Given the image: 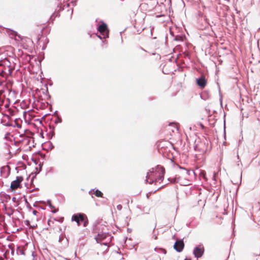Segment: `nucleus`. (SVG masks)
<instances>
[{
    "label": "nucleus",
    "instance_id": "7c9ffc66",
    "mask_svg": "<svg viewBox=\"0 0 260 260\" xmlns=\"http://www.w3.org/2000/svg\"><path fill=\"white\" fill-rule=\"evenodd\" d=\"M5 126H7V127H10V126H12V127H15V125H13L11 122H7L6 123H5L4 124Z\"/></svg>",
    "mask_w": 260,
    "mask_h": 260
},
{
    "label": "nucleus",
    "instance_id": "ea45409f",
    "mask_svg": "<svg viewBox=\"0 0 260 260\" xmlns=\"http://www.w3.org/2000/svg\"><path fill=\"white\" fill-rule=\"evenodd\" d=\"M127 231L128 233H131V232H132V230L131 229H129V228H127Z\"/></svg>",
    "mask_w": 260,
    "mask_h": 260
},
{
    "label": "nucleus",
    "instance_id": "680f3d73",
    "mask_svg": "<svg viewBox=\"0 0 260 260\" xmlns=\"http://www.w3.org/2000/svg\"><path fill=\"white\" fill-rule=\"evenodd\" d=\"M30 186H34L35 185H34V183L32 184H31V183L30 182Z\"/></svg>",
    "mask_w": 260,
    "mask_h": 260
},
{
    "label": "nucleus",
    "instance_id": "3c124183",
    "mask_svg": "<svg viewBox=\"0 0 260 260\" xmlns=\"http://www.w3.org/2000/svg\"><path fill=\"white\" fill-rule=\"evenodd\" d=\"M32 160L34 161V162L36 165H37V164H38V161H37V160H34V159H32Z\"/></svg>",
    "mask_w": 260,
    "mask_h": 260
},
{
    "label": "nucleus",
    "instance_id": "20e7f679",
    "mask_svg": "<svg viewBox=\"0 0 260 260\" xmlns=\"http://www.w3.org/2000/svg\"><path fill=\"white\" fill-rule=\"evenodd\" d=\"M23 180L22 176H17L16 180L11 183L10 190L13 191L16 188L21 187V182Z\"/></svg>",
    "mask_w": 260,
    "mask_h": 260
},
{
    "label": "nucleus",
    "instance_id": "f8f14e48",
    "mask_svg": "<svg viewBox=\"0 0 260 260\" xmlns=\"http://www.w3.org/2000/svg\"><path fill=\"white\" fill-rule=\"evenodd\" d=\"M47 204L49 206V207L52 209V210L51 211V212L53 213H55L57 212L58 210H56L55 208V207L52 205L51 204V201L50 200H48L47 201Z\"/></svg>",
    "mask_w": 260,
    "mask_h": 260
},
{
    "label": "nucleus",
    "instance_id": "052dcab7",
    "mask_svg": "<svg viewBox=\"0 0 260 260\" xmlns=\"http://www.w3.org/2000/svg\"><path fill=\"white\" fill-rule=\"evenodd\" d=\"M154 239H157V236L156 235H154Z\"/></svg>",
    "mask_w": 260,
    "mask_h": 260
},
{
    "label": "nucleus",
    "instance_id": "6e6552de",
    "mask_svg": "<svg viewBox=\"0 0 260 260\" xmlns=\"http://www.w3.org/2000/svg\"><path fill=\"white\" fill-rule=\"evenodd\" d=\"M109 236L110 235L108 232H104L102 233H99L97 236H95V239L98 243H101L102 241Z\"/></svg>",
    "mask_w": 260,
    "mask_h": 260
},
{
    "label": "nucleus",
    "instance_id": "c756f323",
    "mask_svg": "<svg viewBox=\"0 0 260 260\" xmlns=\"http://www.w3.org/2000/svg\"><path fill=\"white\" fill-rule=\"evenodd\" d=\"M200 175H201V176H202V177H203V178L205 180H207V178H206V173H205V171H203V172H202L201 173V174H200Z\"/></svg>",
    "mask_w": 260,
    "mask_h": 260
},
{
    "label": "nucleus",
    "instance_id": "39448f33",
    "mask_svg": "<svg viewBox=\"0 0 260 260\" xmlns=\"http://www.w3.org/2000/svg\"><path fill=\"white\" fill-rule=\"evenodd\" d=\"M174 249L178 252H181L184 249V243L183 239H176L173 246Z\"/></svg>",
    "mask_w": 260,
    "mask_h": 260
},
{
    "label": "nucleus",
    "instance_id": "a211bd4d",
    "mask_svg": "<svg viewBox=\"0 0 260 260\" xmlns=\"http://www.w3.org/2000/svg\"><path fill=\"white\" fill-rule=\"evenodd\" d=\"M184 38L180 35H177L176 36H174V40L178 42H182L183 41Z\"/></svg>",
    "mask_w": 260,
    "mask_h": 260
},
{
    "label": "nucleus",
    "instance_id": "72a5a7b5",
    "mask_svg": "<svg viewBox=\"0 0 260 260\" xmlns=\"http://www.w3.org/2000/svg\"><path fill=\"white\" fill-rule=\"evenodd\" d=\"M24 223L26 225L29 226L30 225V221L28 220H26L24 221Z\"/></svg>",
    "mask_w": 260,
    "mask_h": 260
},
{
    "label": "nucleus",
    "instance_id": "9b49d317",
    "mask_svg": "<svg viewBox=\"0 0 260 260\" xmlns=\"http://www.w3.org/2000/svg\"><path fill=\"white\" fill-rule=\"evenodd\" d=\"M176 167L179 168L180 169H181L182 170H183L185 172V173L187 175V176H190L191 175V173L192 174H194V172L193 170H188L187 169H185L184 168H183L181 166H180V165L177 164L176 165Z\"/></svg>",
    "mask_w": 260,
    "mask_h": 260
},
{
    "label": "nucleus",
    "instance_id": "1a4fd4ad",
    "mask_svg": "<svg viewBox=\"0 0 260 260\" xmlns=\"http://www.w3.org/2000/svg\"><path fill=\"white\" fill-rule=\"evenodd\" d=\"M43 167V162H40L39 164V170L38 171V167H36V171L34 173H32L31 175H33V176L31 177V184L33 183L34 179H36L37 175L41 171L42 168Z\"/></svg>",
    "mask_w": 260,
    "mask_h": 260
},
{
    "label": "nucleus",
    "instance_id": "f257e3e1",
    "mask_svg": "<svg viewBox=\"0 0 260 260\" xmlns=\"http://www.w3.org/2000/svg\"><path fill=\"white\" fill-rule=\"evenodd\" d=\"M13 71L11 63L8 58H5L0 60V86L3 85Z\"/></svg>",
    "mask_w": 260,
    "mask_h": 260
},
{
    "label": "nucleus",
    "instance_id": "412c9836",
    "mask_svg": "<svg viewBox=\"0 0 260 260\" xmlns=\"http://www.w3.org/2000/svg\"><path fill=\"white\" fill-rule=\"evenodd\" d=\"M168 181L172 183H176L178 182V179L176 177L173 178H169L168 179Z\"/></svg>",
    "mask_w": 260,
    "mask_h": 260
},
{
    "label": "nucleus",
    "instance_id": "a19ab883",
    "mask_svg": "<svg viewBox=\"0 0 260 260\" xmlns=\"http://www.w3.org/2000/svg\"><path fill=\"white\" fill-rule=\"evenodd\" d=\"M37 202H36L34 204V206L35 207H37V208H38L39 207V206H38L37 205Z\"/></svg>",
    "mask_w": 260,
    "mask_h": 260
},
{
    "label": "nucleus",
    "instance_id": "a18cd8bd",
    "mask_svg": "<svg viewBox=\"0 0 260 260\" xmlns=\"http://www.w3.org/2000/svg\"><path fill=\"white\" fill-rule=\"evenodd\" d=\"M78 225H80L81 224V221L79 220L76 222Z\"/></svg>",
    "mask_w": 260,
    "mask_h": 260
},
{
    "label": "nucleus",
    "instance_id": "ddd939ff",
    "mask_svg": "<svg viewBox=\"0 0 260 260\" xmlns=\"http://www.w3.org/2000/svg\"><path fill=\"white\" fill-rule=\"evenodd\" d=\"M202 143H200V144H196L194 146V149L195 151H199V152H204L205 150L201 148L200 147V145H202Z\"/></svg>",
    "mask_w": 260,
    "mask_h": 260
},
{
    "label": "nucleus",
    "instance_id": "79ce46f5",
    "mask_svg": "<svg viewBox=\"0 0 260 260\" xmlns=\"http://www.w3.org/2000/svg\"><path fill=\"white\" fill-rule=\"evenodd\" d=\"M154 182V180H150V181L149 182V183L150 184H152Z\"/></svg>",
    "mask_w": 260,
    "mask_h": 260
},
{
    "label": "nucleus",
    "instance_id": "5701e85b",
    "mask_svg": "<svg viewBox=\"0 0 260 260\" xmlns=\"http://www.w3.org/2000/svg\"><path fill=\"white\" fill-rule=\"evenodd\" d=\"M155 171L156 172V170H155L154 168H152L151 170H149V172L147 173V175L146 176V179L145 180L146 183L148 182V179L149 178V173H151H151H153Z\"/></svg>",
    "mask_w": 260,
    "mask_h": 260
},
{
    "label": "nucleus",
    "instance_id": "f03ea898",
    "mask_svg": "<svg viewBox=\"0 0 260 260\" xmlns=\"http://www.w3.org/2000/svg\"><path fill=\"white\" fill-rule=\"evenodd\" d=\"M101 24L98 25V31L99 35L97 34V37L101 40L106 39L109 37V29L106 23L103 21H101Z\"/></svg>",
    "mask_w": 260,
    "mask_h": 260
},
{
    "label": "nucleus",
    "instance_id": "0e129e2a",
    "mask_svg": "<svg viewBox=\"0 0 260 260\" xmlns=\"http://www.w3.org/2000/svg\"><path fill=\"white\" fill-rule=\"evenodd\" d=\"M170 34L172 36H174L173 32L172 31L170 32Z\"/></svg>",
    "mask_w": 260,
    "mask_h": 260
},
{
    "label": "nucleus",
    "instance_id": "6ab92c4d",
    "mask_svg": "<svg viewBox=\"0 0 260 260\" xmlns=\"http://www.w3.org/2000/svg\"><path fill=\"white\" fill-rule=\"evenodd\" d=\"M62 122V118L60 116L57 115V117H56V119L54 121V123L55 124H57L58 123H60Z\"/></svg>",
    "mask_w": 260,
    "mask_h": 260
},
{
    "label": "nucleus",
    "instance_id": "c03bdc74",
    "mask_svg": "<svg viewBox=\"0 0 260 260\" xmlns=\"http://www.w3.org/2000/svg\"><path fill=\"white\" fill-rule=\"evenodd\" d=\"M63 236H60L59 238V241L60 242L63 239Z\"/></svg>",
    "mask_w": 260,
    "mask_h": 260
},
{
    "label": "nucleus",
    "instance_id": "423d86ee",
    "mask_svg": "<svg viewBox=\"0 0 260 260\" xmlns=\"http://www.w3.org/2000/svg\"><path fill=\"white\" fill-rule=\"evenodd\" d=\"M156 171L158 173V177L156 179L155 181H162L164 179V175L165 173V168L160 166L157 165L156 168Z\"/></svg>",
    "mask_w": 260,
    "mask_h": 260
},
{
    "label": "nucleus",
    "instance_id": "4468645a",
    "mask_svg": "<svg viewBox=\"0 0 260 260\" xmlns=\"http://www.w3.org/2000/svg\"><path fill=\"white\" fill-rule=\"evenodd\" d=\"M154 250L156 252H158V253L162 252L164 254H166L167 253L166 250L165 249H164L163 248H161V247H156L155 248H154Z\"/></svg>",
    "mask_w": 260,
    "mask_h": 260
},
{
    "label": "nucleus",
    "instance_id": "e2e57ef3",
    "mask_svg": "<svg viewBox=\"0 0 260 260\" xmlns=\"http://www.w3.org/2000/svg\"><path fill=\"white\" fill-rule=\"evenodd\" d=\"M25 186L28 188V186H27V185H28V183H25Z\"/></svg>",
    "mask_w": 260,
    "mask_h": 260
},
{
    "label": "nucleus",
    "instance_id": "864d4df0",
    "mask_svg": "<svg viewBox=\"0 0 260 260\" xmlns=\"http://www.w3.org/2000/svg\"><path fill=\"white\" fill-rule=\"evenodd\" d=\"M155 260H160V257L159 256H157L156 259Z\"/></svg>",
    "mask_w": 260,
    "mask_h": 260
},
{
    "label": "nucleus",
    "instance_id": "de8ad7c7",
    "mask_svg": "<svg viewBox=\"0 0 260 260\" xmlns=\"http://www.w3.org/2000/svg\"><path fill=\"white\" fill-rule=\"evenodd\" d=\"M94 189H91L89 191V193H92V192L93 191V192H94Z\"/></svg>",
    "mask_w": 260,
    "mask_h": 260
},
{
    "label": "nucleus",
    "instance_id": "c85d7f7f",
    "mask_svg": "<svg viewBox=\"0 0 260 260\" xmlns=\"http://www.w3.org/2000/svg\"><path fill=\"white\" fill-rule=\"evenodd\" d=\"M83 222V226L84 227H86L88 224V220L87 217H85V220H84Z\"/></svg>",
    "mask_w": 260,
    "mask_h": 260
},
{
    "label": "nucleus",
    "instance_id": "9d476101",
    "mask_svg": "<svg viewBox=\"0 0 260 260\" xmlns=\"http://www.w3.org/2000/svg\"><path fill=\"white\" fill-rule=\"evenodd\" d=\"M7 170V174L5 176V178H7L8 177V176L10 175L11 168L9 166H3L0 169V173L2 175L3 174L5 173Z\"/></svg>",
    "mask_w": 260,
    "mask_h": 260
},
{
    "label": "nucleus",
    "instance_id": "8fccbe9b",
    "mask_svg": "<svg viewBox=\"0 0 260 260\" xmlns=\"http://www.w3.org/2000/svg\"><path fill=\"white\" fill-rule=\"evenodd\" d=\"M4 92V90H0V95Z\"/></svg>",
    "mask_w": 260,
    "mask_h": 260
},
{
    "label": "nucleus",
    "instance_id": "49530a36",
    "mask_svg": "<svg viewBox=\"0 0 260 260\" xmlns=\"http://www.w3.org/2000/svg\"><path fill=\"white\" fill-rule=\"evenodd\" d=\"M164 187V186H161V187H159L158 188H157L156 190H155L154 192H155L156 191L158 190L159 189H160V188H162V187Z\"/></svg>",
    "mask_w": 260,
    "mask_h": 260
},
{
    "label": "nucleus",
    "instance_id": "09e8293b",
    "mask_svg": "<svg viewBox=\"0 0 260 260\" xmlns=\"http://www.w3.org/2000/svg\"><path fill=\"white\" fill-rule=\"evenodd\" d=\"M94 189H91L89 191V193H92V192L93 191V192H94Z\"/></svg>",
    "mask_w": 260,
    "mask_h": 260
},
{
    "label": "nucleus",
    "instance_id": "7ed1b4c3",
    "mask_svg": "<svg viewBox=\"0 0 260 260\" xmlns=\"http://www.w3.org/2000/svg\"><path fill=\"white\" fill-rule=\"evenodd\" d=\"M204 247L203 244L196 246L193 250V254L197 258L201 257L204 253Z\"/></svg>",
    "mask_w": 260,
    "mask_h": 260
},
{
    "label": "nucleus",
    "instance_id": "58836bf2",
    "mask_svg": "<svg viewBox=\"0 0 260 260\" xmlns=\"http://www.w3.org/2000/svg\"><path fill=\"white\" fill-rule=\"evenodd\" d=\"M39 190V188L36 187V188H35L32 189V190H30V192H32L35 190Z\"/></svg>",
    "mask_w": 260,
    "mask_h": 260
},
{
    "label": "nucleus",
    "instance_id": "bf43d9fd",
    "mask_svg": "<svg viewBox=\"0 0 260 260\" xmlns=\"http://www.w3.org/2000/svg\"><path fill=\"white\" fill-rule=\"evenodd\" d=\"M9 106V104H8L6 105V106H5L6 108L8 107Z\"/></svg>",
    "mask_w": 260,
    "mask_h": 260
},
{
    "label": "nucleus",
    "instance_id": "a878e982",
    "mask_svg": "<svg viewBox=\"0 0 260 260\" xmlns=\"http://www.w3.org/2000/svg\"><path fill=\"white\" fill-rule=\"evenodd\" d=\"M54 145H53V144L49 141L48 142V150H51L52 149H53L54 148Z\"/></svg>",
    "mask_w": 260,
    "mask_h": 260
},
{
    "label": "nucleus",
    "instance_id": "2eb2a0df",
    "mask_svg": "<svg viewBox=\"0 0 260 260\" xmlns=\"http://www.w3.org/2000/svg\"><path fill=\"white\" fill-rule=\"evenodd\" d=\"M81 213L74 214L72 216V221L77 222L79 220V218H80Z\"/></svg>",
    "mask_w": 260,
    "mask_h": 260
},
{
    "label": "nucleus",
    "instance_id": "603ef678",
    "mask_svg": "<svg viewBox=\"0 0 260 260\" xmlns=\"http://www.w3.org/2000/svg\"><path fill=\"white\" fill-rule=\"evenodd\" d=\"M38 208L41 209H42V210H45V208L43 207H41V206H39Z\"/></svg>",
    "mask_w": 260,
    "mask_h": 260
},
{
    "label": "nucleus",
    "instance_id": "dca6fc26",
    "mask_svg": "<svg viewBox=\"0 0 260 260\" xmlns=\"http://www.w3.org/2000/svg\"><path fill=\"white\" fill-rule=\"evenodd\" d=\"M16 253L21 255H25V249L24 248H21L20 246H18L16 249Z\"/></svg>",
    "mask_w": 260,
    "mask_h": 260
},
{
    "label": "nucleus",
    "instance_id": "4be33fe9",
    "mask_svg": "<svg viewBox=\"0 0 260 260\" xmlns=\"http://www.w3.org/2000/svg\"><path fill=\"white\" fill-rule=\"evenodd\" d=\"M9 30L11 31V32L10 34V35H11L12 37H15V36H17L19 38H20V35H18L16 31H15L12 29H9Z\"/></svg>",
    "mask_w": 260,
    "mask_h": 260
},
{
    "label": "nucleus",
    "instance_id": "473e14b6",
    "mask_svg": "<svg viewBox=\"0 0 260 260\" xmlns=\"http://www.w3.org/2000/svg\"><path fill=\"white\" fill-rule=\"evenodd\" d=\"M24 201H25V204H26L27 207L28 208L30 209L31 207L30 204H29L28 202L27 201V199L25 198H24Z\"/></svg>",
    "mask_w": 260,
    "mask_h": 260
},
{
    "label": "nucleus",
    "instance_id": "bb28decb",
    "mask_svg": "<svg viewBox=\"0 0 260 260\" xmlns=\"http://www.w3.org/2000/svg\"><path fill=\"white\" fill-rule=\"evenodd\" d=\"M55 135V132H49L48 134V136L49 139H51Z\"/></svg>",
    "mask_w": 260,
    "mask_h": 260
},
{
    "label": "nucleus",
    "instance_id": "aec40b11",
    "mask_svg": "<svg viewBox=\"0 0 260 260\" xmlns=\"http://www.w3.org/2000/svg\"><path fill=\"white\" fill-rule=\"evenodd\" d=\"M0 194L2 197L5 198L6 200H10L11 199V196L10 194H8L4 192H1Z\"/></svg>",
    "mask_w": 260,
    "mask_h": 260
},
{
    "label": "nucleus",
    "instance_id": "2f4dec72",
    "mask_svg": "<svg viewBox=\"0 0 260 260\" xmlns=\"http://www.w3.org/2000/svg\"><path fill=\"white\" fill-rule=\"evenodd\" d=\"M17 119H16L15 120V125H14L15 126V127H18V128H21V125L20 124H18V123H17Z\"/></svg>",
    "mask_w": 260,
    "mask_h": 260
},
{
    "label": "nucleus",
    "instance_id": "338daca9",
    "mask_svg": "<svg viewBox=\"0 0 260 260\" xmlns=\"http://www.w3.org/2000/svg\"><path fill=\"white\" fill-rule=\"evenodd\" d=\"M173 239H175V235H174V236H173Z\"/></svg>",
    "mask_w": 260,
    "mask_h": 260
},
{
    "label": "nucleus",
    "instance_id": "6e6d98bb",
    "mask_svg": "<svg viewBox=\"0 0 260 260\" xmlns=\"http://www.w3.org/2000/svg\"><path fill=\"white\" fill-rule=\"evenodd\" d=\"M50 222H51V220H50V219H49V220H48V225H50Z\"/></svg>",
    "mask_w": 260,
    "mask_h": 260
},
{
    "label": "nucleus",
    "instance_id": "774afa93",
    "mask_svg": "<svg viewBox=\"0 0 260 260\" xmlns=\"http://www.w3.org/2000/svg\"><path fill=\"white\" fill-rule=\"evenodd\" d=\"M39 202H41V203H45V202L44 201H40Z\"/></svg>",
    "mask_w": 260,
    "mask_h": 260
},
{
    "label": "nucleus",
    "instance_id": "37998d69",
    "mask_svg": "<svg viewBox=\"0 0 260 260\" xmlns=\"http://www.w3.org/2000/svg\"><path fill=\"white\" fill-rule=\"evenodd\" d=\"M55 18V16H54V14H52V15L50 16V19H54Z\"/></svg>",
    "mask_w": 260,
    "mask_h": 260
},
{
    "label": "nucleus",
    "instance_id": "4d7b16f0",
    "mask_svg": "<svg viewBox=\"0 0 260 260\" xmlns=\"http://www.w3.org/2000/svg\"><path fill=\"white\" fill-rule=\"evenodd\" d=\"M46 48V46H43L42 47V50H45Z\"/></svg>",
    "mask_w": 260,
    "mask_h": 260
},
{
    "label": "nucleus",
    "instance_id": "f704fd0d",
    "mask_svg": "<svg viewBox=\"0 0 260 260\" xmlns=\"http://www.w3.org/2000/svg\"><path fill=\"white\" fill-rule=\"evenodd\" d=\"M116 208H117V210H119V211H120V210H121L122 209V205H120V204H119V205H118L117 206Z\"/></svg>",
    "mask_w": 260,
    "mask_h": 260
},
{
    "label": "nucleus",
    "instance_id": "4c0bfd02",
    "mask_svg": "<svg viewBox=\"0 0 260 260\" xmlns=\"http://www.w3.org/2000/svg\"><path fill=\"white\" fill-rule=\"evenodd\" d=\"M32 213L34 215H37L38 212L36 210H33Z\"/></svg>",
    "mask_w": 260,
    "mask_h": 260
},
{
    "label": "nucleus",
    "instance_id": "69168bd1",
    "mask_svg": "<svg viewBox=\"0 0 260 260\" xmlns=\"http://www.w3.org/2000/svg\"><path fill=\"white\" fill-rule=\"evenodd\" d=\"M201 127H202V128H204L205 127H204V126L203 124H202V125H201Z\"/></svg>",
    "mask_w": 260,
    "mask_h": 260
},
{
    "label": "nucleus",
    "instance_id": "5fc2aeb1",
    "mask_svg": "<svg viewBox=\"0 0 260 260\" xmlns=\"http://www.w3.org/2000/svg\"><path fill=\"white\" fill-rule=\"evenodd\" d=\"M215 175H216V173L214 172V175H213V178L214 180H215Z\"/></svg>",
    "mask_w": 260,
    "mask_h": 260
},
{
    "label": "nucleus",
    "instance_id": "c9c22d12",
    "mask_svg": "<svg viewBox=\"0 0 260 260\" xmlns=\"http://www.w3.org/2000/svg\"><path fill=\"white\" fill-rule=\"evenodd\" d=\"M57 115H58V111H55L53 114H52V116H55L56 117H57Z\"/></svg>",
    "mask_w": 260,
    "mask_h": 260
},
{
    "label": "nucleus",
    "instance_id": "0eeeda50",
    "mask_svg": "<svg viewBox=\"0 0 260 260\" xmlns=\"http://www.w3.org/2000/svg\"><path fill=\"white\" fill-rule=\"evenodd\" d=\"M207 81L204 75L196 79V84L201 88H204L207 85Z\"/></svg>",
    "mask_w": 260,
    "mask_h": 260
},
{
    "label": "nucleus",
    "instance_id": "b1692460",
    "mask_svg": "<svg viewBox=\"0 0 260 260\" xmlns=\"http://www.w3.org/2000/svg\"><path fill=\"white\" fill-rule=\"evenodd\" d=\"M46 86V90L45 91H43V93L45 94H46V95L48 96L47 99L51 98V95L49 93L48 89L47 86V84H45Z\"/></svg>",
    "mask_w": 260,
    "mask_h": 260
},
{
    "label": "nucleus",
    "instance_id": "f3484780",
    "mask_svg": "<svg viewBox=\"0 0 260 260\" xmlns=\"http://www.w3.org/2000/svg\"><path fill=\"white\" fill-rule=\"evenodd\" d=\"M94 194L97 197L102 198L103 196V192L98 189L94 191Z\"/></svg>",
    "mask_w": 260,
    "mask_h": 260
},
{
    "label": "nucleus",
    "instance_id": "13d9d810",
    "mask_svg": "<svg viewBox=\"0 0 260 260\" xmlns=\"http://www.w3.org/2000/svg\"><path fill=\"white\" fill-rule=\"evenodd\" d=\"M140 48H141V49L142 50H143L144 51L146 52V51L144 49H143V48L140 47Z\"/></svg>",
    "mask_w": 260,
    "mask_h": 260
},
{
    "label": "nucleus",
    "instance_id": "e433bc0d",
    "mask_svg": "<svg viewBox=\"0 0 260 260\" xmlns=\"http://www.w3.org/2000/svg\"><path fill=\"white\" fill-rule=\"evenodd\" d=\"M12 201L13 202L15 203L16 202V198L15 197H13Z\"/></svg>",
    "mask_w": 260,
    "mask_h": 260
},
{
    "label": "nucleus",
    "instance_id": "393cba45",
    "mask_svg": "<svg viewBox=\"0 0 260 260\" xmlns=\"http://www.w3.org/2000/svg\"><path fill=\"white\" fill-rule=\"evenodd\" d=\"M85 217H87V216L84 213H81L80 218H79V220L80 221H83L85 219Z\"/></svg>",
    "mask_w": 260,
    "mask_h": 260
},
{
    "label": "nucleus",
    "instance_id": "cd10ccee",
    "mask_svg": "<svg viewBox=\"0 0 260 260\" xmlns=\"http://www.w3.org/2000/svg\"><path fill=\"white\" fill-rule=\"evenodd\" d=\"M49 129L50 130L49 132H55V126H54L49 124Z\"/></svg>",
    "mask_w": 260,
    "mask_h": 260
}]
</instances>
